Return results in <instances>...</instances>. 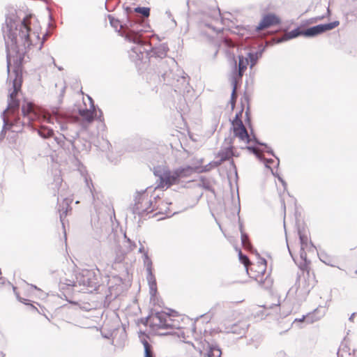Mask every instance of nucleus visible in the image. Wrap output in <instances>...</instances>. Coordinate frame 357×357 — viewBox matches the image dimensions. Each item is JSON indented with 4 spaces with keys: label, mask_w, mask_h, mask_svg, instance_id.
Listing matches in <instances>:
<instances>
[{
    "label": "nucleus",
    "mask_w": 357,
    "mask_h": 357,
    "mask_svg": "<svg viewBox=\"0 0 357 357\" xmlns=\"http://www.w3.org/2000/svg\"><path fill=\"white\" fill-rule=\"evenodd\" d=\"M41 26L38 19L29 15L18 24L14 30L12 26L7 34V66L8 70L13 68L15 78L13 82V91L9 95L7 111L14 112L18 109L20 101L17 99L22 83V63L25 54L30 52L40 50L44 38L40 37Z\"/></svg>",
    "instance_id": "obj_1"
},
{
    "label": "nucleus",
    "mask_w": 357,
    "mask_h": 357,
    "mask_svg": "<svg viewBox=\"0 0 357 357\" xmlns=\"http://www.w3.org/2000/svg\"><path fill=\"white\" fill-rule=\"evenodd\" d=\"M243 107L237 112L234 119L231 121L230 131L234 137L238 138L239 142L248 144L252 141V128L250 116V111L248 109L245 113V121L248 128L250 130V134L248 133L245 125L243 123Z\"/></svg>",
    "instance_id": "obj_2"
},
{
    "label": "nucleus",
    "mask_w": 357,
    "mask_h": 357,
    "mask_svg": "<svg viewBox=\"0 0 357 357\" xmlns=\"http://www.w3.org/2000/svg\"><path fill=\"white\" fill-rule=\"evenodd\" d=\"M199 167L186 166L184 167H179L174 171L169 169L165 170L161 175H160V183L158 187L160 188H169L172 185H177L180 183L182 178L190 176L193 173H200Z\"/></svg>",
    "instance_id": "obj_3"
},
{
    "label": "nucleus",
    "mask_w": 357,
    "mask_h": 357,
    "mask_svg": "<svg viewBox=\"0 0 357 357\" xmlns=\"http://www.w3.org/2000/svg\"><path fill=\"white\" fill-rule=\"evenodd\" d=\"M248 272L250 278L260 284L271 282L270 273L267 271V261L265 259L259 258L257 262L252 263Z\"/></svg>",
    "instance_id": "obj_4"
},
{
    "label": "nucleus",
    "mask_w": 357,
    "mask_h": 357,
    "mask_svg": "<svg viewBox=\"0 0 357 357\" xmlns=\"http://www.w3.org/2000/svg\"><path fill=\"white\" fill-rule=\"evenodd\" d=\"M22 112L24 117L26 118L29 121L43 119L48 123H53L52 118L49 114H43L40 109L32 102L24 101L22 106Z\"/></svg>",
    "instance_id": "obj_5"
},
{
    "label": "nucleus",
    "mask_w": 357,
    "mask_h": 357,
    "mask_svg": "<svg viewBox=\"0 0 357 357\" xmlns=\"http://www.w3.org/2000/svg\"><path fill=\"white\" fill-rule=\"evenodd\" d=\"M233 146L222 149L218 153L217 157L220 158L219 161L211 162L205 166H200L199 172H209L213 168L220 166L223 162L231 159L234 155Z\"/></svg>",
    "instance_id": "obj_6"
},
{
    "label": "nucleus",
    "mask_w": 357,
    "mask_h": 357,
    "mask_svg": "<svg viewBox=\"0 0 357 357\" xmlns=\"http://www.w3.org/2000/svg\"><path fill=\"white\" fill-rule=\"evenodd\" d=\"M133 211L139 215H144L153 211L151 199L148 194H143L138 197Z\"/></svg>",
    "instance_id": "obj_7"
},
{
    "label": "nucleus",
    "mask_w": 357,
    "mask_h": 357,
    "mask_svg": "<svg viewBox=\"0 0 357 357\" xmlns=\"http://www.w3.org/2000/svg\"><path fill=\"white\" fill-rule=\"evenodd\" d=\"M340 24L339 21H334L333 22L328 23V24H319L312 27H310L309 29H307L306 30H303V36L305 37H312L317 35H319L321 33H323L326 31L332 30L337 26H338Z\"/></svg>",
    "instance_id": "obj_8"
},
{
    "label": "nucleus",
    "mask_w": 357,
    "mask_h": 357,
    "mask_svg": "<svg viewBox=\"0 0 357 357\" xmlns=\"http://www.w3.org/2000/svg\"><path fill=\"white\" fill-rule=\"evenodd\" d=\"M236 46V43L228 37H225L218 45L219 50H222L227 58L234 60L235 62Z\"/></svg>",
    "instance_id": "obj_9"
},
{
    "label": "nucleus",
    "mask_w": 357,
    "mask_h": 357,
    "mask_svg": "<svg viewBox=\"0 0 357 357\" xmlns=\"http://www.w3.org/2000/svg\"><path fill=\"white\" fill-rule=\"evenodd\" d=\"M280 23V17L275 14L268 13L263 16L259 24L256 27V31L259 32Z\"/></svg>",
    "instance_id": "obj_10"
},
{
    "label": "nucleus",
    "mask_w": 357,
    "mask_h": 357,
    "mask_svg": "<svg viewBox=\"0 0 357 357\" xmlns=\"http://www.w3.org/2000/svg\"><path fill=\"white\" fill-rule=\"evenodd\" d=\"M79 284H82L86 287H93L97 284V279L94 272L89 270L83 271L82 273L79 275Z\"/></svg>",
    "instance_id": "obj_11"
},
{
    "label": "nucleus",
    "mask_w": 357,
    "mask_h": 357,
    "mask_svg": "<svg viewBox=\"0 0 357 357\" xmlns=\"http://www.w3.org/2000/svg\"><path fill=\"white\" fill-rule=\"evenodd\" d=\"M121 35L125 36V38L135 44L143 45L144 43L141 38L142 34L141 31H135L132 30L131 28L128 26L125 27L122 31Z\"/></svg>",
    "instance_id": "obj_12"
},
{
    "label": "nucleus",
    "mask_w": 357,
    "mask_h": 357,
    "mask_svg": "<svg viewBox=\"0 0 357 357\" xmlns=\"http://www.w3.org/2000/svg\"><path fill=\"white\" fill-rule=\"evenodd\" d=\"M149 337L146 335H143L141 337V342L142 343L144 348V357H155L153 348L148 341Z\"/></svg>",
    "instance_id": "obj_13"
},
{
    "label": "nucleus",
    "mask_w": 357,
    "mask_h": 357,
    "mask_svg": "<svg viewBox=\"0 0 357 357\" xmlns=\"http://www.w3.org/2000/svg\"><path fill=\"white\" fill-rule=\"evenodd\" d=\"M158 318L160 320V324H159L160 328H167L175 326L169 315L161 314L158 316Z\"/></svg>",
    "instance_id": "obj_14"
},
{
    "label": "nucleus",
    "mask_w": 357,
    "mask_h": 357,
    "mask_svg": "<svg viewBox=\"0 0 357 357\" xmlns=\"http://www.w3.org/2000/svg\"><path fill=\"white\" fill-rule=\"evenodd\" d=\"M249 64V60L247 57H243V56H238V76L241 77L247 69V67Z\"/></svg>",
    "instance_id": "obj_15"
},
{
    "label": "nucleus",
    "mask_w": 357,
    "mask_h": 357,
    "mask_svg": "<svg viewBox=\"0 0 357 357\" xmlns=\"http://www.w3.org/2000/svg\"><path fill=\"white\" fill-rule=\"evenodd\" d=\"M348 276L357 282V261L351 264L347 271Z\"/></svg>",
    "instance_id": "obj_16"
},
{
    "label": "nucleus",
    "mask_w": 357,
    "mask_h": 357,
    "mask_svg": "<svg viewBox=\"0 0 357 357\" xmlns=\"http://www.w3.org/2000/svg\"><path fill=\"white\" fill-rule=\"evenodd\" d=\"M303 31L301 30L300 28H297L294 30H292L288 33H286L284 35V40H289L294 38H296L298 36H303Z\"/></svg>",
    "instance_id": "obj_17"
},
{
    "label": "nucleus",
    "mask_w": 357,
    "mask_h": 357,
    "mask_svg": "<svg viewBox=\"0 0 357 357\" xmlns=\"http://www.w3.org/2000/svg\"><path fill=\"white\" fill-rule=\"evenodd\" d=\"M115 252L116 255V261L119 263L122 262L125 259L127 252L124 251L121 245L116 248Z\"/></svg>",
    "instance_id": "obj_18"
},
{
    "label": "nucleus",
    "mask_w": 357,
    "mask_h": 357,
    "mask_svg": "<svg viewBox=\"0 0 357 357\" xmlns=\"http://www.w3.org/2000/svg\"><path fill=\"white\" fill-rule=\"evenodd\" d=\"M38 133L41 137L48 138L51 137L54 135V131L53 130L45 126H41L38 130Z\"/></svg>",
    "instance_id": "obj_19"
},
{
    "label": "nucleus",
    "mask_w": 357,
    "mask_h": 357,
    "mask_svg": "<svg viewBox=\"0 0 357 357\" xmlns=\"http://www.w3.org/2000/svg\"><path fill=\"white\" fill-rule=\"evenodd\" d=\"M238 258H239L240 261L246 268V271H248L249 267L250 266V264H252V263L250 261L248 257L242 253L241 250H238Z\"/></svg>",
    "instance_id": "obj_20"
},
{
    "label": "nucleus",
    "mask_w": 357,
    "mask_h": 357,
    "mask_svg": "<svg viewBox=\"0 0 357 357\" xmlns=\"http://www.w3.org/2000/svg\"><path fill=\"white\" fill-rule=\"evenodd\" d=\"M149 277L148 278L149 284L151 291L153 293H155L156 290H157L156 281H155V279L153 275L151 273L150 268H149Z\"/></svg>",
    "instance_id": "obj_21"
},
{
    "label": "nucleus",
    "mask_w": 357,
    "mask_h": 357,
    "mask_svg": "<svg viewBox=\"0 0 357 357\" xmlns=\"http://www.w3.org/2000/svg\"><path fill=\"white\" fill-rule=\"evenodd\" d=\"M299 238L301 244V250H304L308 245L309 236L305 232L299 231Z\"/></svg>",
    "instance_id": "obj_22"
},
{
    "label": "nucleus",
    "mask_w": 357,
    "mask_h": 357,
    "mask_svg": "<svg viewBox=\"0 0 357 357\" xmlns=\"http://www.w3.org/2000/svg\"><path fill=\"white\" fill-rule=\"evenodd\" d=\"M80 115L89 122H91L93 120V112L90 110H82L80 111Z\"/></svg>",
    "instance_id": "obj_23"
},
{
    "label": "nucleus",
    "mask_w": 357,
    "mask_h": 357,
    "mask_svg": "<svg viewBox=\"0 0 357 357\" xmlns=\"http://www.w3.org/2000/svg\"><path fill=\"white\" fill-rule=\"evenodd\" d=\"M109 20H110V24L115 29H119V31L123 29V27L122 26V24H121V22L117 20V19H115L114 17H109Z\"/></svg>",
    "instance_id": "obj_24"
},
{
    "label": "nucleus",
    "mask_w": 357,
    "mask_h": 357,
    "mask_svg": "<svg viewBox=\"0 0 357 357\" xmlns=\"http://www.w3.org/2000/svg\"><path fill=\"white\" fill-rule=\"evenodd\" d=\"M136 13H140L144 17H149L150 15V9L146 7H137L135 8Z\"/></svg>",
    "instance_id": "obj_25"
},
{
    "label": "nucleus",
    "mask_w": 357,
    "mask_h": 357,
    "mask_svg": "<svg viewBox=\"0 0 357 357\" xmlns=\"http://www.w3.org/2000/svg\"><path fill=\"white\" fill-rule=\"evenodd\" d=\"M322 257H323V259L322 261L329 265V266H336V260L335 259L333 258V257H327L326 255H322Z\"/></svg>",
    "instance_id": "obj_26"
},
{
    "label": "nucleus",
    "mask_w": 357,
    "mask_h": 357,
    "mask_svg": "<svg viewBox=\"0 0 357 357\" xmlns=\"http://www.w3.org/2000/svg\"><path fill=\"white\" fill-rule=\"evenodd\" d=\"M236 100V85H234L233 91H232V93H231V105L232 108H234L235 106Z\"/></svg>",
    "instance_id": "obj_27"
},
{
    "label": "nucleus",
    "mask_w": 357,
    "mask_h": 357,
    "mask_svg": "<svg viewBox=\"0 0 357 357\" xmlns=\"http://www.w3.org/2000/svg\"><path fill=\"white\" fill-rule=\"evenodd\" d=\"M241 241L245 248H248L250 243L248 242V237L245 234L241 235Z\"/></svg>",
    "instance_id": "obj_28"
},
{
    "label": "nucleus",
    "mask_w": 357,
    "mask_h": 357,
    "mask_svg": "<svg viewBox=\"0 0 357 357\" xmlns=\"http://www.w3.org/2000/svg\"><path fill=\"white\" fill-rule=\"evenodd\" d=\"M280 183L282 185V188L280 189V194H284L286 191H287V184L286 183L282 180L280 178H279L278 179Z\"/></svg>",
    "instance_id": "obj_29"
},
{
    "label": "nucleus",
    "mask_w": 357,
    "mask_h": 357,
    "mask_svg": "<svg viewBox=\"0 0 357 357\" xmlns=\"http://www.w3.org/2000/svg\"><path fill=\"white\" fill-rule=\"evenodd\" d=\"M139 252H142V253H144L145 263L146 262H149V263L150 262L151 263L150 259H149V258L148 257L147 252H144V247H142V248H139Z\"/></svg>",
    "instance_id": "obj_30"
},
{
    "label": "nucleus",
    "mask_w": 357,
    "mask_h": 357,
    "mask_svg": "<svg viewBox=\"0 0 357 357\" xmlns=\"http://www.w3.org/2000/svg\"><path fill=\"white\" fill-rule=\"evenodd\" d=\"M323 19H324L323 16L322 17H315L314 19H312L311 21H310V23L317 22H318L319 20H321Z\"/></svg>",
    "instance_id": "obj_31"
},
{
    "label": "nucleus",
    "mask_w": 357,
    "mask_h": 357,
    "mask_svg": "<svg viewBox=\"0 0 357 357\" xmlns=\"http://www.w3.org/2000/svg\"><path fill=\"white\" fill-rule=\"evenodd\" d=\"M246 31V30L244 28H241L239 29L238 33L241 34V36H244V33Z\"/></svg>",
    "instance_id": "obj_32"
},
{
    "label": "nucleus",
    "mask_w": 357,
    "mask_h": 357,
    "mask_svg": "<svg viewBox=\"0 0 357 357\" xmlns=\"http://www.w3.org/2000/svg\"><path fill=\"white\" fill-rule=\"evenodd\" d=\"M75 283H76V282H74V281L70 282V283L66 282V284H67L68 285H70V286H75Z\"/></svg>",
    "instance_id": "obj_33"
},
{
    "label": "nucleus",
    "mask_w": 357,
    "mask_h": 357,
    "mask_svg": "<svg viewBox=\"0 0 357 357\" xmlns=\"http://www.w3.org/2000/svg\"><path fill=\"white\" fill-rule=\"evenodd\" d=\"M305 316H303L302 319H296L295 321H300V322H301V321H303L305 320Z\"/></svg>",
    "instance_id": "obj_34"
},
{
    "label": "nucleus",
    "mask_w": 357,
    "mask_h": 357,
    "mask_svg": "<svg viewBox=\"0 0 357 357\" xmlns=\"http://www.w3.org/2000/svg\"><path fill=\"white\" fill-rule=\"evenodd\" d=\"M190 349H193L195 348L194 345L192 344H190Z\"/></svg>",
    "instance_id": "obj_35"
}]
</instances>
